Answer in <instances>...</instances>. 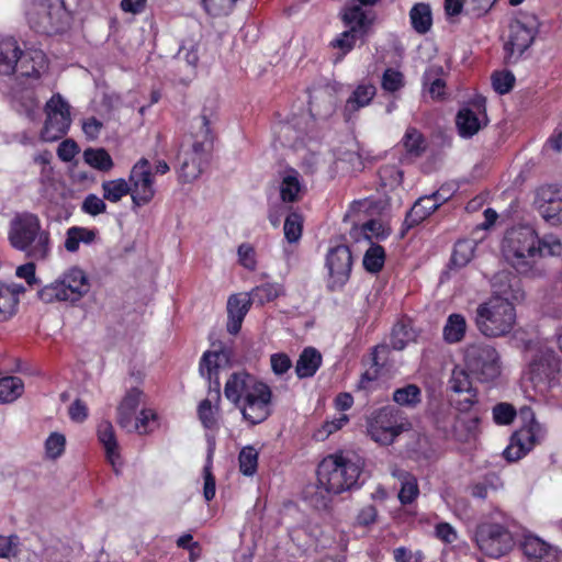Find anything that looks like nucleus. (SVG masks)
Returning a JSON list of instances; mask_svg holds the SVG:
<instances>
[{"instance_id": "864d4df0", "label": "nucleus", "mask_w": 562, "mask_h": 562, "mask_svg": "<svg viewBox=\"0 0 562 562\" xmlns=\"http://www.w3.org/2000/svg\"><path fill=\"white\" fill-rule=\"evenodd\" d=\"M405 86L403 72L394 68H386L382 75L381 87L384 91L395 93Z\"/></svg>"}, {"instance_id": "09e8293b", "label": "nucleus", "mask_w": 562, "mask_h": 562, "mask_svg": "<svg viewBox=\"0 0 562 562\" xmlns=\"http://www.w3.org/2000/svg\"><path fill=\"white\" fill-rule=\"evenodd\" d=\"M303 224L304 218L303 215L297 211H291L285 220L283 225L284 238L290 244L297 243L303 233Z\"/></svg>"}, {"instance_id": "e2e57ef3", "label": "nucleus", "mask_w": 562, "mask_h": 562, "mask_svg": "<svg viewBox=\"0 0 562 562\" xmlns=\"http://www.w3.org/2000/svg\"><path fill=\"white\" fill-rule=\"evenodd\" d=\"M206 12L211 15H226L232 12L237 0H202Z\"/></svg>"}, {"instance_id": "c756f323", "label": "nucleus", "mask_w": 562, "mask_h": 562, "mask_svg": "<svg viewBox=\"0 0 562 562\" xmlns=\"http://www.w3.org/2000/svg\"><path fill=\"white\" fill-rule=\"evenodd\" d=\"M323 358L314 347H306L302 350L295 363V374L299 379L312 378L321 368Z\"/></svg>"}, {"instance_id": "1a4fd4ad", "label": "nucleus", "mask_w": 562, "mask_h": 562, "mask_svg": "<svg viewBox=\"0 0 562 562\" xmlns=\"http://www.w3.org/2000/svg\"><path fill=\"white\" fill-rule=\"evenodd\" d=\"M502 522L484 521L476 526L474 540L482 553L498 559L514 548V538L508 528L509 516L502 514Z\"/></svg>"}, {"instance_id": "ddd939ff", "label": "nucleus", "mask_w": 562, "mask_h": 562, "mask_svg": "<svg viewBox=\"0 0 562 562\" xmlns=\"http://www.w3.org/2000/svg\"><path fill=\"white\" fill-rule=\"evenodd\" d=\"M487 100L482 94H475L467 105L456 114V127L462 138H471L486 127L490 119L486 110Z\"/></svg>"}, {"instance_id": "7c9ffc66", "label": "nucleus", "mask_w": 562, "mask_h": 562, "mask_svg": "<svg viewBox=\"0 0 562 562\" xmlns=\"http://www.w3.org/2000/svg\"><path fill=\"white\" fill-rule=\"evenodd\" d=\"M438 210V203L429 198V195L420 196L406 213L404 224L407 228L419 225Z\"/></svg>"}, {"instance_id": "f03ea898", "label": "nucleus", "mask_w": 562, "mask_h": 562, "mask_svg": "<svg viewBox=\"0 0 562 562\" xmlns=\"http://www.w3.org/2000/svg\"><path fill=\"white\" fill-rule=\"evenodd\" d=\"M212 350H206L199 363L200 374L209 382L207 397L198 405V416L206 429H213L217 426L216 413L220 409L221 402V381L220 371L229 368L232 360V350L224 344L212 345Z\"/></svg>"}, {"instance_id": "7ed1b4c3", "label": "nucleus", "mask_w": 562, "mask_h": 562, "mask_svg": "<svg viewBox=\"0 0 562 562\" xmlns=\"http://www.w3.org/2000/svg\"><path fill=\"white\" fill-rule=\"evenodd\" d=\"M190 134L193 143L191 149L183 153L178 170V178L182 183H191L198 179L210 162L214 133L206 109H203L199 116L192 119Z\"/></svg>"}, {"instance_id": "13d9d810", "label": "nucleus", "mask_w": 562, "mask_h": 562, "mask_svg": "<svg viewBox=\"0 0 562 562\" xmlns=\"http://www.w3.org/2000/svg\"><path fill=\"white\" fill-rule=\"evenodd\" d=\"M66 447V438L63 434L52 432L45 441V452L49 459L59 458Z\"/></svg>"}, {"instance_id": "9b49d317", "label": "nucleus", "mask_w": 562, "mask_h": 562, "mask_svg": "<svg viewBox=\"0 0 562 562\" xmlns=\"http://www.w3.org/2000/svg\"><path fill=\"white\" fill-rule=\"evenodd\" d=\"M464 366L477 381L487 383L501 374L497 350L487 344H472L465 348Z\"/></svg>"}, {"instance_id": "412c9836", "label": "nucleus", "mask_w": 562, "mask_h": 562, "mask_svg": "<svg viewBox=\"0 0 562 562\" xmlns=\"http://www.w3.org/2000/svg\"><path fill=\"white\" fill-rule=\"evenodd\" d=\"M492 289L491 297H497L512 304L525 297L521 280L512 272L502 271L496 273L492 281Z\"/></svg>"}, {"instance_id": "de8ad7c7", "label": "nucleus", "mask_w": 562, "mask_h": 562, "mask_svg": "<svg viewBox=\"0 0 562 562\" xmlns=\"http://www.w3.org/2000/svg\"><path fill=\"white\" fill-rule=\"evenodd\" d=\"M393 401L405 407H416L422 402V390L416 384H407L393 392Z\"/></svg>"}, {"instance_id": "ea45409f", "label": "nucleus", "mask_w": 562, "mask_h": 562, "mask_svg": "<svg viewBox=\"0 0 562 562\" xmlns=\"http://www.w3.org/2000/svg\"><path fill=\"white\" fill-rule=\"evenodd\" d=\"M481 417L475 414L471 417H457V427L454 437L462 442L475 440L480 435Z\"/></svg>"}, {"instance_id": "aec40b11", "label": "nucleus", "mask_w": 562, "mask_h": 562, "mask_svg": "<svg viewBox=\"0 0 562 562\" xmlns=\"http://www.w3.org/2000/svg\"><path fill=\"white\" fill-rule=\"evenodd\" d=\"M535 203L551 225L562 224V186L547 184L537 190Z\"/></svg>"}, {"instance_id": "dca6fc26", "label": "nucleus", "mask_w": 562, "mask_h": 562, "mask_svg": "<svg viewBox=\"0 0 562 562\" xmlns=\"http://www.w3.org/2000/svg\"><path fill=\"white\" fill-rule=\"evenodd\" d=\"M352 255L347 245H338L328 250L326 267L328 269L327 288L330 292L340 291L350 279Z\"/></svg>"}, {"instance_id": "473e14b6", "label": "nucleus", "mask_w": 562, "mask_h": 562, "mask_svg": "<svg viewBox=\"0 0 562 562\" xmlns=\"http://www.w3.org/2000/svg\"><path fill=\"white\" fill-rule=\"evenodd\" d=\"M393 476L401 483L398 501L402 505H411L419 496V486L416 476L405 470H396Z\"/></svg>"}, {"instance_id": "5701e85b", "label": "nucleus", "mask_w": 562, "mask_h": 562, "mask_svg": "<svg viewBox=\"0 0 562 562\" xmlns=\"http://www.w3.org/2000/svg\"><path fill=\"white\" fill-rule=\"evenodd\" d=\"M279 194L283 203H296L306 192L301 173L293 167H285L279 172Z\"/></svg>"}, {"instance_id": "58836bf2", "label": "nucleus", "mask_w": 562, "mask_h": 562, "mask_svg": "<svg viewBox=\"0 0 562 562\" xmlns=\"http://www.w3.org/2000/svg\"><path fill=\"white\" fill-rule=\"evenodd\" d=\"M416 339V331L409 321L401 319L394 324L391 331V346L395 350H403L405 347Z\"/></svg>"}, {"instance_id": "e433bc0d", "label": "nucleus", "mask_w": 562, "mask_h": 562, "mask_svg": "<svg viewBox=\"0 0 562 562\" xmlns=\"http://www.w3.org/2000/svg\"><path fill=\"white\" fill-rule=\"evenodd\" d=\"M476 248L475 240L471 238L458 239L454 243L452 255L450 258L451 268H463L473 258Z\"/></svg>"}, {"instance_id": "a878e982", "label": "nucleus", "mask_w": 562, "mask_h": 562, "mask_svg": "<svg viewBox=\"0 0 562 562\" xmlns=\"http://www.w3.org/2000/svg\"><path fill=\"white\" fill-rule=\"evenodd\" d=\"M524 554L535 562H559V550L537 536H525L521 542Z\"/></svg>"}, {"instance_id": "69168bd1", "label": "nucleus", "mask_w": 562, "mask_h": 562, "mask_svg": "<svg viewBox=\"0 0 562 562\" xmlns=\"http://www.w3.org/2000/svg\"><path fill=\"white\" fill-rule=\"evenodd\" d=\"M81 211L91 216H97L106 211V204L103 198L101 199L98 195L90 193L85 198L81 204Z\"/></svg>"}, {"instance_id": "c9c22d12", "label": "nucleus", "mask_w": 562, "mask_h": 562, "mask_svg": "<svg viewBox=\"0 0 562 562\" xmlns=\"http://www.w3.org/2000/svg\"><path fill=\"white\" fill-rule=\"evenodd\" d=\"M535 37H509L503 45L504 64L515 65L532 45Z\"/></svg>"}, {"instance_id": "bf43d9fd", "label": "nucleus", "mask_w": 562, "mask_h": 562, "mask_svg": "<svg viewBox=\"0 0 562 562\" xmlns=\"http://www.w3.org/2000/svg\"><path fill=\"white\" fill-rule=\"evenodd\" d=\"M378 173L384 187H395L403 182V171L395 165L382 166Z\"/></svg>"}, {"instance_id": "2eb2a0df", "label": "nucleus", "mask_w": 562, "mask_h": 562, "mask_svg": "<svg viewBox=\"0 0 562 562\" xmlns=\"http://www.w3.org/2000/svg\"><path fill=\"white\" fill-rule=\"evenodd\" d=\"M133 207H142L151 202L156 194L151 166L147 158H140L132 167L128 176Z\"/></svg>"}, {"instance_id": "423d86ee", "label": "nucleus", "mask_w": 562, "mask_h": 562, "mask_svg": "<svg viewBox=\"0 0 562 562\" xmlns=\"http://www.w3.org/2000/svg\"><path fill=\"white\" fill-rule=\"evenodd\" d=\"M91 284L86 271L72 266L63 271L54 281L37 291V297L45 304L68 303L75 305L90 291Z\"/></svg>"}, {"instance_id": "c03bdc74", "label": "nucleus", "mask_w": 562, "mask_h": 562, "mask_svg": "<svg viewBox=\"0 0 562 562\" xmlns=\"http://www.w3.org/2000/svg\"><path fill=\"white\" fill-rule=\"evenodd\" d=\"M409 18L414 30L424 34L430 30L432 24L431 10L427 3H416L409 12Z\"/></svg>"}, {"instance_id": "3c124183", "label": "nucleus", "mask_w": 562, "mask_h": 562, "mask_svg": "<svg viewBox=\"0 0 562 562\" xmlns=\"http://www.w3.org/2000/svg\"><path fill=\"white\" fill-rule=\"evenodd\" d=\"M239 470L246 476H251L256 473L258 468V452L251 447H244L238 456Z\"/></svg>"}, {"instance_id": "79ce46f5", "label": "nucleus", "mask_w": 562, "mask_h": 562, "mask_svg": "<svg viewBox=\"0 0 562 562\" xmlns=\"http://www.w3.org/2000/svg\"><path fill=\"white\" fill-rule=\"evenodd\" d=\"M101 187L103 199L111 203H117L127 194L131 195V186L124 178L105 180Z\"/></svg>"}, {"instance_id": "a19ab883", "label": "nucleus", "mask_w": 562, "mask_h": 562, "mask_svg": "<svg viewBox=\"0 0 562 562\" xmlns=\"http://www.w3.org/2000/svg\"><path fill=\"white\" fill-rule=\"evenodd\" d=\"M402 145L406 153L414 157H420L428 147L424 134L416 127L409 126L402 138Z\"/></svg>"}, {"instance_id": "6ab92c4d", "label": "nucleus", "mask_w": 562, "mask_h": 562, "mask_svg": "<svg viewBox=\"0 0 562 562\" xmlns=\"http://www.w3.org/2000/svg\"><path fill=\"white\" fill-rule=\"evenodd\" d=\"M467 368L454 367L449 379L450 390L457 394L453 398L454 407L460 413H469L479 403L476 389L473 387Z\"/></svg>"}, {"instance_id": "f3484780", "label": "nucleus", "mask_w": 562, "mask_h": 562, "mask_svg": "<svg viewBox=\"0 0 562 562\" xmlns=\"http://www.w3.org/2000/svg\"><path fill=\"white\" fill-rule=\"evenodd\" d=\"M48 11L35 19L33 15L29 16L31 29L36 33L50 35L47 27L50 26L58 31H65L72 21V10L69 7L68 0H47Z\"/></svg>"}, {"instance_id": "20e7f679", "label": "nucleus", "mask_w": 562, "mask_h": 562, "mask_svg": "<svg viewBox=\"0 0 562 562\" xmlns=\"http://www.w3.org/2000/svg\"><path fill=\"white\" fill-rule=\"evenodd\" d=\"M8 239L10 245L34 260L48 257L50 236L42 229L41 220L30 212L18 213L10 222Z\"/></svg>"}, {"instance_id": "2f4dec72", "label": "nucleus", "mask_w": 562, "mask_h": 562, "mask_svg": "<svg viewBox=\"0 0 562 562\" xmlns=\"http://www.w3.org/2000/svg\"><path fill=\"white\" fill-rule=\"evenodd\" d=\"M375 94L376 89L371 83L357 86V88L346 101L344 109L345 115L350 117L352 113L359 111L361 108L369 105Z\"/></svg>"}, {"instance_id": "774afa93", "label": "nucleus", "mask_w": 562, "mask_h": 562, "mask_svg": "<svg viewBox=\"0 0 562 562\" xmlns=\"http://www.w3.org/2000/svg\"><path fill=\"white\" fill-rule=\"evenodd\" d=\"M457 415H453L451 412H439L436 415V427L445 432L446 435L456 434L457 427Z\"/></svg>"}, {"instance_id": "cd10ccee", "label": "nucleus", "mask_w": 562, "mask_h": 562, "mask_svg": "<svg viewBox=\"0 0 562 562\" xmlns=\"http://www.w3.org/2000/svg\"><path fill=\"white\" fill-rule=\"evenodd\" d=\"M144 393L138 387L130 389L116 408V423L123 429L131 432V427L135 418L136 411L142 402Z\"/></svg>"}, {"instance_id": "39448f33", "label": "nucleus", "mask_w": 562, "mask_h": 562, "mask_svg": "<svg viewBox=\"0 0 562 562\" xmlns=\"http://www.w3.org/2000/svg\"><path fill=\"white\" fill-rule=\"evenodd\" d=\"M361 472L359 460L353 461L342 452L329 454L317 467V487L328 494H341L359 486Z\"/></svg>"}, {"instance_id": "f8f14e48", "label": "nucleus", "mask_w": 562, "mask_h": 562, "mask_svg": "<svg viewBox=\"0 0 562 562\" xmlns=\"http://www.w3.org/2000/svg\"><path fill=\"white\" fill-rule=\"evenodd\" d=\"M367 429L373 441L389 446L405 430V427L400 409L384 406L372 413Z\"/></svg>"}, {"instance_id": "8fccbe9b", "label": "nucleus", "mask_w": 562, "mask_h": 562, "mask_svg": "<svg viewBox=\"0 0 562 562\" xmlns=\"http://www.w3.org/2000/svg\"><path fill=\"white\" fill-rule=\"evenodd\" d=\"M385 250L381 245H372L363 256V268L370 273H379L385 262Z\"/></svg>"}, {"instance_id": "6e6d98bb", "label": "nucleus", "mask_w": 562, "mask_h": 562, "mask_svg": "<svg viewBox=\"0 0 562 562\" xmlns=\"http://www.w3.org/2000/svg\"><path fill=\"white\" fill-rule=\"evenodd\" d=\"M432 70H427L423 76L424 86H428V93L434 100H441L446 94V81L442 78H434Z\"/></svg>"}, {"instance_id": "a211bd4d", "label": "nucleus", "mask_w": 562, "mask_h": 562, "mask_svg": "<svg viewBox=\"0 0 562 562\" xmlns=\"http://www.w3.org/2000/svg\"><path fill=\"white\" fill-rule=\"evenodd\" d=\"M272 391L260 382L252 392L248 393L240 408L244 418L252 425L265 422L271 415Z\"/></svg>"}, {"instance_id": "5fc2aeb1", "label": "nucleus", "mask_w": 562, "mask_h": 562, "mask_svg": "<svg viewBox=\"0 0 562 562\" xmlns=\"http://www.w3.org/2000/svg\"><path fill=\"white\" fill-rule=\"evenodd\" d=\"M212 465H213V449L209 450L206 462L203 468V476H204V487H203V495L205 501L210 502L215 497V476L212 473Z\"/></svg>"}, {"instance_id": "603ef678", "label": "nucleus", "mask_w": 562, "mask_h": 562, "mask_svg": "<svg viewBox=\"0 0 562 562\" xmlns=\"http://www.w3.org/2000/svg\"><path fill=\"white\" fill-rule=\"evenodd\" d=\"M491 81L494 91L503 95L513 90L516 78L509 70H496L492 74Z\"/></svg>"}, {"instance_id": "4d7b16f0", "label": "nucleus", "mask_w": 562, "mask_h": 562, "mask_svg": "<svg viewBox=\"0 0 562 562\" xmlns=\"http://www.w3.org/2000/svg\"><path fill=\"white\" fill-rule=\"evenodd\" d=\"M493 420L496 425H510L517 416L516 408L509 403H497L493 407Z\"/></svg>"}, {"instance_id": "9d476101", "label": "nucleus", "mask_w": 562, "mask_h": 562, "mask_svg": "<svg viewBox=\"0 0 562 562\" xmlns=\"http://www.w3.org/2000/svg\"><path fill=\"white\" fill-rule=\"evenodd\" d=\"M524 425L513 432L503 456L508 462H516L527 456L544 436V429L537 422L530 407L520 409Z\"/></svg>"}, {"instance_id": "4c0bfd02", "label": "nucleus", "mask_w": 562, "mask_h": 562, "mask_svg": "<svg viewBox=\"0 0 562 562\" xmlns=\"http://www.w3.org/2000/svg\"><path fill=\"white\" fill-rule=\"evenodd\" d=\"M510 30L514 35H536L542 31V24L533 13L518 12L510 23Z\"/></svg>"}, {"instance_id": "393cba45", "label": "nucleus", "mask_w": 562, "mask_h": 562, "mask_svg": "<svg viewBox=\"0 0 562 562\" xmlns=\"http://www.w3.org/2000/svg\"><path fill=\"white\" fill-rule=\"evenodd\" d=\"M341 19L349 31H344L340 35H349V32H366L373 20L372 11L357 3L348 2L342 12Z\"/></svg>"}, {"instance_id": "338daca9", "label": "nucleus", "mask_w": 562, "mask_h": 562, "mask_svg": "<svg viewBox=\"0 0 562 562\" xmlns=\"http://www.w3.org/2000/svg\"><path fill=\"white\" fill-rule=\"evenodd\" d=\"M357 37H335L329 46L334 49H338V53L334 57V63H340L344 57L353 49Z\"/></svg>"}, {"instance_id": "6e6552de", "label": "nucleus", "mask_w": 562, "mask_h": 562, "mask_svg": "<svg viewBox=\"0 0 562 562\" xmlns=\"http://www.w3.org/2000/svg\"><path fill=\"white\" fill-rule=\"evenodd\" d=\"M46 66V56L42 50L23 52L15 37H0V74L12 75L19 67L23 77L37 79Z\"/></svg>"}, {"instance_id": "4468645a", "label": "nucleus", "mask_w": 562, "mask_h": 562, "mask_svg": "<svg viewBox=\"0 0 562 562\" xmlns=\"http://www.w3.org/2000/svg\"><path fill=\"white\" fill-rule=\"evenodd\" d=\"M46 120L41 131L44 142H56L63 138L71 124L69 104L60 94L53 95L46 103Z\"/></svg>"}, {"instance_id": "0eeeda50", "label": "nucleus", "mask_w": 562, "mask_h": 562, "mask_svg": "<svg viewBox=\"0 0 562 562\" xmlns=\"http://www.w3.org/2000/svg\"><path fill=\"white\" fill-rule=\"evenodd\" d=\"M473 321L477 330L485 337L506 336L516 322L515 305L497 297H490L477 305Z\"/></svg>"}, {"instance_id": "0e129e2a", "label": "nucleus", "mask_w": 562, "mask_h": 562, "mask_svg": "<svg viewBox=\"0 0 562 562\" xmlns=\"http://www.w3.org/2000/svg\"><path fill=\"white\" fill-rule=\"evenodd\" d=\"M157 419V414L149 408H144L139 412V415L133 420L131 432L137 431L140 435L148 434L149 431V422H155Z\"/></svg>"}, {"instance_id": "052dcab7", "label": "nucleus", "mask_w": 562, "mask_h": 562, "mask_svg": "<svg viewBox=\"0 0 562 562\" xmlns=\"http://www.w3.org/2000/svg\"><path fill=\"white\" fill-rule=\"evenodd\" d=\"M362 231L367 238H376L384 240L390 235V228L386 227L380 220H369L362 225Z\"/></svg>"}, {"instance_id": "4be33fe9", "label": "nucleus", "mask_w": 562, "mask_h": 562, "mask_svg": "<svg viewBox=\"0 0 562 562\" xmlns=\"http://www.w3.org/2000/svg\"><path fill=\"white\" fill-rule=\"evenodd\" d=\"M260 382L255 375L246 371L234 372L225 383L224 395L238 407L247 394L252 392Z\"/></svg>"}, {"instance_id": "f704fd0d", "label": "nucleus", "mask_w": 562, "mask_h": 562, "mask_svg": "<svg viewBox=\"0 0 562 562\" xmlns=\"http://www.w3.org/2000/svg\"><path fill=\"white\" fill-rule=\"evenodd\" d=\"M97 229L82 226H71L66 232L65 249L69 252L78 251L80 243L90 245L97 238Z\"/></svg>"}, {"instance_id": "bb28decb", "label": "nucleus", "mask_w": 562, "mask_h": 562, "mask_svg": "<svg viewBox=\"0 0 562 562\" xmlns=\"http://www.w3.org/2000/svg\"><path fill=\"white\" fill-rule=\"evenodd\" d=\"M251 304L252 302L247 294H232L228 297L226 329L231 335H237L240 331Z\"/></svg>"}, {"instance_id": "f257e3e1", "label": "nucleus", "mask_w": 562, "mask_h": 562, "mask_svg": "<svg viewBox=\"0 0 562 562\" xmlns=\"http://www.w3.org/2000/svg\"><path fill=\"white\" fill-rule=\"evenodd\" d=\"M502 251L506 261L519 274L536 277L540 274L536 268L538 259L546 256H560L562 243L552 234L540 238L531 226L519 225L506 232Z\"/></svg>"}, {"instance_id": "a18cd8bd", "label": "nucleus", "mask_w": 562, "mask_h": 562, "mask_svg": "<svg viewBox=\"0 0 562 562\" xmlns=\"http://www.w3.org/2000/svg\"><path fill=\"white\" fill-rule=\"evenodd\" d=\"M282 294V286L278 283H263L255 286L247 295L252 303L265 305Z\"/></svg>"}, {"instance_id": "72a5a7b5", "label": "nucleus", "mask_w": 562, "mask_h": 562, "mask_svg": "<svg viewBox=\"0 0 562 562\" xmlns=\"http://www.w3.org/2000/svg\"><path fill=\"white\" fill-rule=\"evenodd\" d=\"M467 319L462 314L452 313L448 316L442 329V338L447 344H458L467 334Z\"/></svg>"}, {"instance_id": "37998d69", "label": "nucleus", "mask_w": 562, "mask_h": 562, "mask_svg": "<svg viewBox=\"0 0 562 562\" xmlns=\"http://www.w3.org/2000/svg\"><path fill=\"white\" fill-rule=\"evenodd\" d=\"M24 392V383L21 378L8 375L0 378V403H12Z\"/></svg>"}, {"instance_id": "b1692460", "label": "nucleus", "mask_w": 562, "mask_h": 562, "mask_svg": "<svg viewBox=\"0 0 562 562\" xmlns=\"http://www.w3.org/2000/svg\"><path fill=\"white\" fill-rule=\"evenodd\" d=\"M25 291V286L21 283L0 280V323L16 315L21 296Z\"/></svg>"}, {"instance_id": "c85d7f7f", "label": "nucleus", "mask_w": 562, "mask_h": 562, "mask_svg": "<svg viewBox=\"0 0 562 562\" xmlns=\"http://www.w3.org/2000/svg\"><path fill=\"white\" fill-rule=\"evenodd\" d=\"M97 436L99 442L102 445L105 451L106 460L115 467L120 461L121 454L119 449V442L116 439L115 430L110 420H102L97 427Z\"/></svg>"}, {"instance_id": "49530a36", "label": "nucleus", "mask_w": 562, "mask_h": 562, "mask_svg": "<svg viewBox=\"0 0 562 562\" xmlns=\"http://www.w3.org/2000/svg\"><path fill=\"white\" fill-rule=\"evenodd\" d=\"M83 158L89 166L102 172H108L114 167L112 157L104 148H87Z\"/></svg>"}, {"instance_id": "680f3d73", "label": "nucleus", "mask_w": 562, "mask_h": 562, "mask_svg": "<svg viewBox=\"0 0 562 562\" xmlns=\"http://www.w3.org/2000/svg\"><path fill=\"white\" fill-rule=\"evenodd\" d=\"M238 255V262L240 266H243L245 269L249 271H255L257 268V258H256V250L255 248L248 244L243 243L238 246L237 249Z\"/></svg>"}]
</instances>
